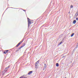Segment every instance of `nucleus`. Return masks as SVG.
<instances>
[{
  "label": "nucleus",
  "mask_w": 78,
  "mask_h": 78,
  "mask_svg": "<svg viewBox=\"0 0 78 78\" xmlns=\"http://www.w3.org/2000/svg\"><path fill=\"white\" fill-rule=\"evenodd\" d=\"M27 22L28 23V27H29L31 25V21H31V20H30V19L29 18H27Z\"/></svg>",
  "instance_id": "obj_1"
},
{
  "label": "nucleus",
  "mask_w": 78,
  "mask_h": 78,
  "mask_svg": "<svg viewBox=\"0 0 78 78\" xmlns=\"http://www.w3.org/2000/svg\"><path fill=\"white\" fill-rule=\"evenodd\" d=\"M23 40L22 41H20L16 46V47H19V45H20V44H22V42H23Z\"/></svg>",
  "instance_id": "obj_2"
},
{
  "label": "nucleus",
  "mask_w": 78,
  "mask_h": 78,
  "mask_svg": "<svg viewBox=\"0 0 78 78\" xmlns=\"http://www.w3.org/2000/svg\"><path fill=\"white\" fill-rule=\"evenodd\" d=\"M39 61H37L35 63V67L36 68H38V67H39Z\"/></svg>",
  "instance_id": "obj_3"
},
{
  "label": "nucleus",
  "mask_w": 78,
  "mask_h": 78,
  "mask_svg": "<svg viewBox=\"0 0 78 78\" xmlns=\"http://www.w3.org/2000/svg\"><path fill=\"white\" fill-rule=\"evenodd\" d=\"M8 50H5L4 51V54H6V53H7L8 52Z\"/></svg>",
  "instance_id": "obj_4"
},
{
  "label": "nucleus",
  "mask_w": 78,
  "mask_h": 78,
  "mask_svg": "<svg viewBox=\"0 0 78 78\" xmlns=\"http://www.w3.org/2000/svg\"><path fill=\"white\" fill-rule=\"evenodd\" d=\"M25 44H23L22 46H21L20 47V48H19L20 49L21 48H22V47H24V46H25Z\"/></svg>",
  "instance_id": "obj_5"
},
{
  "label": "nucleus",
  "mask_w": 78,
  "mask_h": 78,
  "mask_svg": "<svg viewBox=\"0 0 78 78\" xmlns=\"http://www.w3.org/2000/svg\"><path fill=\"white\" fill-rule=\"evenodd\" d=\"M76 23V20H74L73 22V23H74V24H75Z\"/></svg>",
  "instance_id": "obj_6"
},
{
  "label": "nucleus",
  "mask_w": 78,
  "mask_h": 78,
  "mask_svg": "<svg viewBox=\"0 0 78 78\" xmlns=\"http://www.w3.org/2000/svg\"><path fill=\"white\" fill-rule=\"evenodd\" d=\"M32 72H33V71H30V72L28 73V75H31V73H32Z\"/></svg>",
  "instance_id": "obj_7"
},
{
  "label": "nucleus",
  "mask_w": 78,
  "mask_h": 78,
  "mask_svg": "<svg viewBox=\"0 0 78 78\" xmlns=\"http://www.w3.org/2000/svg\"><path fill=\"white\" fill-rule=\"evenodd\" d=\"M23 76H22L21 77H20V78H27L26 77H23Z\"/></svg>",
  "instance_id": "obj_8"
},
{
  "label": "nucleus",
  "mask_w": 78,
  "mask_h": 78,
  "mask_svg": "<svg viewBox=\"0 0 78 78\" xmlns=\"http://www.w3.org/2000/svg\"><path fill=\"white\" fill-rule=\"evenodd\" d=\"M9 67H10V66H9L8 67L5 68V69H8V68H9Z\"/></svg>",
  "instance_id": "obj_9"
},
{
  "label": "nucleus",
  "mask_w": 78,
  "mask_h": 78,
  "mask_svg": "<svg viewBox=\"0 0 78 78\" xmlns=\"http://www.w3.org/2000/svg\"><path fill=\"white\" fill-rule=\"evenodd\" d=\"M56 66L57 67H58V66H59V64L58 63H56Z\"/></svg>",
  "instance_id": "obj_10"
},
{
  "label": "nucleus",
  "mask_w": 78,
  "mask_h": 78,
  "mask_svg": "<svg viewBox=\"0 0 78 78\" xmlns=\"http://www.w3.org/2000/svg\"><path fill=\"white\" fill-rule=\"evenodd\" d=\"M73 35H74V33H73L71 35V37H72L73 36Z\"/></svg>",
  "instance_id": "obj_11"
},
{
  "label": "nucleus",
  "mask_w": 78,
  "mask_h": 78,
  "mask_svg": "<svg viewBox=\"0 0 78 78\" xmlns=\"http://www.w3.org/2000/svg\"><path fill=\"white\" fill-rule=\"evenodd\" d=\"M62 42H60L59 43V44L58 45H61V44H62Z\"/></svg>",
  "instance_id": "obj_12"
},
{
  "label": "nucleus",
  "mask_w": 78,
  "mask_h": 78,
  "mask_svg": "<svg viewBox=\"0 0 78 78\" xmlns=\"http://www.w3.org/2000/svg\"><path fill=\"white\" fill-rule=\"evenodd\" d=\"M76 20H78V18H76Z\"/></svg>",
  "instance_id": "obj_13"
},
{
  "label": "nucleus",
  "mask_w": 78,
  "mask_h": 78,
  "mask_svg": "<svg viewBox=\"0 0 78 78\" xmlns=\"http://www.w3.org/2000/svg\"><path fill=\"white\" fill-rule=\"evenodd\" d=\"M71 8H73V5H71Z\"/></svg>",
  "instance_id": "obj_14"
},
{
  "label": "nucleus",
  "mask_w": 78,
  "mask_h": 78,
  "mask_svg": "<svg viewBox=\"0 0 78 78\" xmlns=\"http://www.w3.org/2000/svg\"><path fill=\"white\" fill-rule=\"evenodd\" d=\"M45 66H46V65H45Z\"/></svg>",
  "instance_id": "obj_15"
}]
</instances>
